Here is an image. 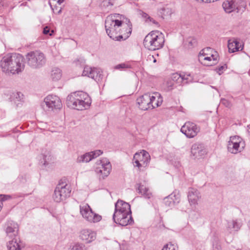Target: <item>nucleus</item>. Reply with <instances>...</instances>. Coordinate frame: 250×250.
Wrapping results in <instances>:
<instances>
[{
	"instance_id": "473e14b6",
	"label": "nucleus",
	"mask_w": 250,
	"mask_h": 250,
	"mask_svg": "<svg viewBox=\"0 0 250 250\" xmlns=\"http://www.w3.org/2000/svg\"><path fill=\"white\" fill-rule=\"evenodd\" d=\"M177 86L176 84L169 78L166 83V89L167 91H171Z\"/></svg>"
},
{
	"instance_id": "8fccbe9b",
	"label": "nucleus",
	"mask_w": 250,
	"mask_h": 250,
	"mask_svg": "<svg viewBox=\"0 0 250 250\" xmlns=\"http://www.w3.org/2000/svg\"><path fill=\"white\" fill-rule=\"evenodd\" d=\"M148 20L150 21V22H152V23H153L154 24H158V23L157 21H155L153 18H151L150 17V18L148 19Z\"/></svg>"
},
{
	"instance_id": "0eeeda50",
	"label": "nucleus",
	"mask_w": 250,
	"mask_h": 250,
	"mask_svg": "<svg viewBox=\"0 0 250 250\" xmlns=\"http://www.w3.org/2000/svg\"><path fill=\"white\" fill-rule=\"evenodd\" d=\"M71 189L69 185L65 184H59L55 189L53 195L54 200L58 203L61 202L70 195Z\"/></svg>"
},
{
	"instance_id": "cd10ccee",
	"label": "nucleus",
	"mask_w": 250,
	"mask_h": 250,
	"mask_svg": "<svg viewBox=\"0 0 250 250\" xmlns=\"http://www.w3.org/2000/svg\"><path fill=\"white\" fill-rule=\"evenodd\" d=\"M172 13V9L167 7H163L159 10V14L163 19L170 17Z\"/></svg>"
},
{
	"instance_id": "412c9836",
	"label": "nucleus",
	"mask_w": 250,
	"mask_h": 250,
	"mask_svg": "<svg viewBox=\"0 0 250 250\" xmlns=\"http://www.w3.org/2000/svg\"><path fill=\"white\" fill-rule=\"evenodd\" d=\"M180 201V195L179 193L176 194L173 192L170 195L164 198V203L167 206L171 207L175 204L178 203Z\"/></svg>"
},
{
	"instance_id": "2eb2a0df",
	"label": "nucleus",
	"mask_w": 250,
	"mask_h": 250,
	"mask_svg": "<svg viewBox=\"0 0 250 250\" xmlns=\"http://www.w3.org/2000/svg\"><path fill=\"white\" fill-rule=\"evenodd\" d=\"M80 238L85 243H90L96 237L95 231L90 229H83L80 232Z\"/></svg>"
},
{
	"instance_id": "a211bd4d",
	"label": "nucleus",
	"mask_w": 250,
	"mask_h": 250,
	"mask_svg": "<svg viewBox=\"0 0 250 250\" xmlns=\"http://www.w3.org/2000/svg\"><path fill=\"white\" fill-rule=\"evenodd\" d=\"M18 230V225L16 223L13 221H9L7 223L6 232L10 238H18L17 236Z\"/></svg>"
},
{
	"instance_id": "f8f14e48",
	"label": "nucleus",
	"mask_w": 250,
	"mask_h": 250,
	"mask_svg": "<svg viewBox=\"0 0 250 250\" xmlns=\"http://www.w3.org/2000/svg\"><path fill=\"white\" fill-rule=\"evenodd\" d=\"M46 105L51 110L60 109L62 107V103L60 98L54 95H49L44 99Z\"/></svg>"
},
{
	"instance_id": "37998d69",
	"label": "nucleus",
	"mask_w": 250,
	"mask_h": 250,
	"mask_svg": "<svg viewBox=\"0 0 250 250\" xmlns=\"http://www.w3.org/2000/svg\"><path fill=\"white\" fill-rule=\"evenodd\" d=\"M127 38V37H126V36L125 37V38H124L122 35H118V34H117L116 35H114L113 37H111V39H112L113 40H115V41H120L121 40H125V39Z\"/></svg>"
},
{
	"instance_id": "a19ab883",
	"label": "nucleus",
	"mask_w": 250,
	"mask_h": 250,
	"mask_svg": "<svg viewBox=\"0 0 250 250\" xmlns=\"http://www.w3.org/2000/svg\"><path fill=\"white\" fill-rule=\"evenodd\" d=\"M162 250H175V246L171 243L167 244Z\"/></svg>"
},
{
	"instance_id": "dca6fc26",
	"label": "nucleus",
	"mask_w": 250,
	"mask_h": 250,
	"mask_svg": "<svg viewBox=\"0 0 250 250\" xmlns=\"http://www.w3.org/2000/svg\"><path fill=\"white\" fill-rule=\"evenodd\" d=\"M191 153L195 158L199 159L204 156L207 151L203 145L196 143L192 146Z\"/></svg>"
},
{
	"instance_id": "20e7f679",
	"label": "nucleus",
	"mask_w": 250,
	"mask_h": 250,
	"mask_svg": "<svg viewBox=\"0 0 250 250\" xmlns=\"http://www.w3.org/2000/svg\"><path fill=\"white\" fill-rule=\"evenodd\" d=\"M66 104L70 108L82 110L90 106L91 100L86 93L78 91L72 93L67 96Z\"/></svg>"
},
{
	"instance_id": "864d4df0",
	"label": "nucleus",
	"mask_w": 250,
	"mask_h": 250,
	"mask_svg": "<svg viewBox=\"0 0 250 250\" xmlns=\"http://www.w3.org/2000/svg\"><path fill=\"white\" fill-rule=\"evenodd\" d=\"M63 1H64V0H58V3L59 4H61V3H62L63 2Z\"/></svg>"
},
{
	"instance_id": "4d7b16f0",
	"label": "nucleus",
	"mask_w": 250,
	"mask_h": 250,
	"mask_svg": "<svg viewBox=\"0 0 250 250\" xmlns=\"http://www.w3.org/2000/svg\"><path fill=\"white\" fill-rule=\"evenodd\" d=\"M153 59V62H156V59L154 57V59Z\"/></svg>"
},
{
	"instance_id": "423d86ee",
	"label": "nucleus",
	"mask_w": 250,
	"mask_h": 250,
	"mask_svg": "<svg viewBox=\"0 0 250 250\" xmlns=\"http://www.w3.org/2000/svg\"><path fill=\"white\" fill-rule=\"evenodd\" d=\"M26 60L27 65L34 69L41 68L46 62L44 55L39 51L28 52L26 55Z\"/></svg>"
},
{
	"instance_id": "39448f33",
	"label": "nucleus",
	"mask_w": 250,
	"mask_h": 250,
	"mask_svg": "<svg viewBox=\"0 0 250 250\" xmlns=\"http://www.w3.org/2000/svg\"><path fill=\"white\" fill-rule=\"evenodd\" d=\"M165 42L164 36L162 33L152 31L145 38L143 44L149 50H158L163 47Z\"/></svg>"
},
{
	"instance_id": "393cba45",
	"label": "nucleus",
	"mask_w": 250,
	"mask_h": 250,
	"mask_svg": "<svg viewBox=\"0 0 250 250\" xmlns=\"http://www.w3.org/2000/svg\"><path fill=\"white\" fill-rule=\"evenodd\" d=\"M138 192L142 194L146 198H150L151 193L149 191V189L141 184H138Z\"/></svg>"
},
{
	"instance_id": "e433bc0d",
	"label": "nucleus",
	"mask_w": 250,
	"mask_h": 250,
	"mask_svg": "<svg viewBox=\"0 0 250 250\" xmlns=\"http://www.w3.org/2000/svg\"><path fill=\"white\" fill-rule=\"evenodd\" d=\"M85 246L83 244H76L70 249V250H85Z\"/></svg>"
},
{
	"instance_id": "ea45409f",
	"label": "nucleus",
	"mask_w": 250,
	"mask_h": 250,
	"mask_svg": "<svg viewBox=\"0 0 250 250\" xmlns=\"http://www.w3.org/2000/svg\"><path fill=\"white\" fill-rule=\"evenodd\" d=\"M91 156H92V159L97 157L103 153V151L101 150H96L90 152Z\"/></svg>"
},
{
	"instance_id": "c9c22d12",
	"label": "nucleus",
	"mask_w": 250,
	"mask_h": 250,
	"mask_svg": "<svg viewBox=\"0 0 250 250\" xmlns=\"http://www.w3.org/2000/svg\"><path fill=\"white\" fill-rule=\"evenodd\" d=\"M23 94L21 92H18L15 93H13L12 96L13 100L16 102V101H20L23 99Z\"/></svg>"
},
{
	"instance_id": "f3484780",
	"label": "nucleus",
	"mask_w": 250,
	"mask_h": 250,
	"mask_svg": "<svg viewBox=\"0 0 250 250\" xmlns=\"http://www.w3.org/2000/svg\"><path fill=\"white\" fill-rule=\"evenodd\" d=\"M188 197L191 205H196L201 198V195L197 189L191 188L188 189Z\"/></svg>"
},
{
	"instance_id": "79ce46f5",
	"label": "nucleus",
	"mask_w": 250,
	"mask_h": 250,
	"mask_svg": "<svg viewBox=\"0 0 250 250\" xmlns=\"http://www.w3.org/2000/svg\"><path fill=\"white\" fill-rule=\"evenodd\" d=\"M229 141H232L233 142H237L239 143H242V138L238 136H232L230 137V140Z\"/></svg>"
},
{
	"instance_id": "aec40b11",
	"label": "nucleus",
	"mask_w": 250,
	"mask_h": 250,
	"mask_svg": "<svg viewBox=\"0 0 250 250\" xmlns=\"http://www.w3.org/2000/svg\"><path fill=\"white\" fill-rule=\"evenodd\" d=\"M228 47L229 52L233 53L242 50L243 47L240 42L235 39L229 40Z\"/></svg>"
},
{
	"instance_id": "7ed1b4c3",
	"label": "nucleus",
	"mask_w": 250,
	"mask_h": 250,
	"mask_svg": "<svg viewBox=\"0 0 250 250\" xmlns=\"http://www.w3.org/2000/svg\"><path fill=\"white\" fill-rule=\"evenodd\" d=\"M112 219L116 224L126 226L133 222L131 216L130 205L127 202L118 200L115 204Z\"/></svg>"
},
{
	"instance_id": "6e6552de",
	"label": "nucleus",
	"mask_w": 250,
	"mask_h": 250,
	"mask_svg": "<svg viewBox=\"0 0 250 250\" xmlns=\"http://www.w3.org/2000/svg\"><path fill=\"white\" fill-rule=\"evenodd\" d=\"M80 213L83 218L90 223H97L102 219V216L94 212L87 204L80 206Z\"/></svg>"
},
{
	"instance_id": "b1692460",
	"label": "nucleus",
	"mask_w": 250,
	"mask_h": 250,
	"mask_svg": "<svg viewBox=\"0 0 250 250\" xmlns=\"http://www.w3.org/2000/svg\"><path fill=\"white\" fill-rule=\"evenodd\" d=\"M18 238H12V239L9 241L7 244V248L9 250H20V246L18 243Z\"/></svg>"
},
{
	"instance_id": "9b49d317",
	"label": "nucleus",
	"mask_w": 250,
	"mask_h": 250,
	"mask_svg": "<svg viewBox=\"0 0 250 250\" xmlns=\"http://www.w3.org/2000/svg\"><path fill=\"white\" fill-rule=\"evenodd\" d=\"M200 130V127L197 125L191 122H186L181 128V131L188 138L196 136Z\"/></svg>"
},
{
	"instance_id": "de8ad7c7",
	"label": "nucleus",
	"mask_w": 250,
	"mask_h": 250,
	"mask_svg": "<svg viewBox=\"0 0 250 250\" xmlns=\"http://www.w3.org/2000/svg\"><path fill=\"white\" fill-rule=\"evenodd\" d=\"M142 17L146 19V20H148L149 18H150V16L146 13L142 12L141 13Z\"/></svg>"
},
{
	"instance_id": "bb28decb",
	"label": "nucleus",
	"mask_w": 250,
	"mask_h": 250,
	"mask_svg": "<svg viewBox=\"0 0 250 250\" xmlns=\"http://www.w3.org/2000/svg\"><path fill=\"white\" fill-rule=\"evenodd\" d=\"M62 76V70L60 68L54 67L52 69L51 72V78L53 81H58L61 79Z\"/></svg>"
},
{
	"instance_id": "c85d7f7f",
	"label": "nucleus",
	"mask_w": 250,
	"mask_h": 250,
	"mask_svg": "<svg viewBox=\"0 0 250 250\" xmlns=\"http://www.w3.org/2000/svg\"><path fill=\"white\" fill-rule=\"evenodd\" d=\"M90 152L80 156L77 158V162L79 163H87L92 159V156H91Z\"/></svg>"
},
{
	"instance_id": "3c124183",
	"label": "nucleus",
	"mask_w": 250,
	"mask_h": 250,
	"mask_svg": "<svg viewBox=\"0 0 250 250\" xmlns=\"http://www.w3.org/2000/svg\"><path fill=\"white\" fill-rule=\"evenodd\" d=\"M148 59L150 61L153 60L152 59H154V56L153 55H149L148 57Z\"/></svg>"
},
{
	"instance_id": "a18cd8bd",
	"label": "nucleus",
	"mask_w": 250,
	"mask_h": 250,
	"mask_svg": "<svg viewBox=\"0 0 250 250\" xmlns=\"http://www.w3.org/2000/svg\"><path fill=\"white\" fill-rule=\"evenodd\" d=\"M54 33V31L52 30L51 33L50 32V28L48 26H45L43 30V33L44 35L49 34L50 36H51L52 34Z\"/></svg>"
},
{
	"instance_id": "ddd939ff",
	"label": "nucleus",
	"mask_w": 250,
	"mask_h": 250,
	"mask_svg": "<svg viewBox=\"0 0 250 250\" xmlns=\"http://www.w3.org/2000/svg\"><path fill=\"white\" fill-rule=\"evenodd\" d=\"M83 75L87 76L95 81H99L101 78L102 72L99 68L85 66L83 72Z\"/></svg>"
},
{
	"instance_id": "13d9d810",
	"label": "nucleus",
	"mask_w": 250,
	"mask_h": 250,
	"mask_svg": "<svg viewBox=\"0 0 250 250\" xmlns=\"http://www.w3.org/2000/svg\"><path fill=\"white\" fill-rule=\"evenodd\" d=\"M206 65H213V64H209L208 63V64H207Z\"/></svg>"
},
{
	"instance_id": "4468645a",
	"label": "nucleus",
	"mask_w": 250,
	"mask_h": 250,
	"mask_svg": "<svg viewBox=\"0 0 250 250\" xmlns=\"http://www.w3.org/2000/svg\"><path fill=\"white\" fill-rule=\"evenodd\" d=\"M139 108L143 110H146L152 107L150 94H145L137 99Z\"/></svg>"
},
{
	"instance_id": "5fc2aeb1",
	"label": "nucleus",
	"mask_w": 250,
	"mask_h": 250,
	"mask_svg": "<svg viewBox=\"0 0 250 250\" xmlns=\"http://www.w3.org/2000/svg\"><path fill=\"white\" fill-rule=\"evenodd\" d=\"M248 227H249V229H250V220L248 222Z\"/></svg>"
},
{
	"instance_id": "603ef678",
	"label": "nucleus",
	"mask_w": 250,
	"mask_h": 250,
	"mask_svg": "<svg viewBox=\"0 0 250 250\" xmlns=\"http://www.w3.org/2000/svg\"><path fill=\"white\" fill-rule=\"evenodd\" d=\"M247 131L249 134L250 135V124L248 125Z\"/></svg>"
},
{
	"instance_id": "f704fd0d",
	"label": "nucleus",
	"mask_w": 250,
	"mask_h": 250,
	"mask_svg": "<svg viewBox=\"0 0 250 250\" xmlns=\"http://www.w3.org/2000/svg\"><path fill=\"white\" fill-rule=\"evenodd\" d=\"M131 65L126 63H122L115 66L114 68L120 70H124L127 68H130Z\"/></svg>"
},
{
	"instance_id": "7c9ffc66",
	"label": "nucleus",
	"mask_w": 250,
	"mask_h": 250,
	"mask_svg": "<svg viewBox=\"0 0 250 250\" xmlns=\"http://www.w3.org/2000/svg\"><path fill=\"white\" fill-rule=\"evenodd\" d=\"M181 79L182 84H187L192 81V78L190 74H181Z\"/></svg>"
},
{
	"instance_id": "c756f323",
	"label": "nucleus",
	"mask_w": 250,
	"mask_h": 250,
	"mask_svg": "<svg viewBox=\"0 0 250 250\" xmlns=\"http://www.w3.org/2000/svg\"><path fill=\"white\" fill-rule=\"evenodd\" d=\"M171 81L174 82L176 85H181V74H178L177 73H174L172 74L171 77L169 78Z\"/></svg>"
},
{
	"instance_id": "6e6d98bb",
	"label": "nucleus",
	"mask_w": 250,
	"mask_h": 250,
	"mask_svg": "<svg viewBox=\"0 0 250 250\" xmlns=\"http://www.w3.org/2000/svg\"><path fill=\"white\" fill-rule=\"evenodd\" d=\"M196 1H201V2H204V0H196ZM207 1H208V0H207Z\"/></svg>"
},
{
	"instance_id": "a878e982",
	"label": "nucleus",
	"mask_w": 250,
	"mask_h": 250,
	"mask_svg": "<svg viewBox=\"0 0 250 250\" xmlns=\"http://www.w3.org/2000/svg\"><path fill=\"white\" fill-rule=\"evenodd\" d=\"M223 7L227 13H230L235 9V5L232 1H226L223 3Z\"/></svg>"
},
{
	"instance_id": "2f4dec72",
	"label": "nucleus",
	"mask_w": 250,
	"mask_h": 250,
	"mask_svg": "<svg viewBox=\"0 0 250 250\" xmlns=\"http://www.w3.org/2000/svg\"><path fill=\"white\" fill-rule=\"evenodd\" d=\"M206 57L204 58V60L205 61H211L212 60L215 62L214 64L217 62L218 55L216 52H213V53H211L209 56H205Z\"/></svg>"
},
{
	"instance_id": "09e8293b",
	"label": "nucleus",
	"mask_w": 250,
	"mask_h": 250,
	"mask_svg": "<svg viewBox=\"0 0 250 250\" xmlns=\"http://www.w3.org/2000/svg\"><path fill=\"white\" fill-rule=\"evenodd\" d=\"M196 43V40L195 39H192L190 41H189L188 43L191 46H193Z\"/></svg>"
},
{
	"instance_id": "49530a36",
	"label": "nucleus",
	"mask_w": 250,
	"mask_h": 250,
	"mask_svg": "<svg viewBox=\"0 0 250 250\" xmlns=\"http://www.w3.org/2000/svg\"><path fill=\"white\" fill-rule=\"evenodd\" d=\"M221 103L224 104L226 107H229L230 105V102H229L227 100H226L225 99H221Z\"/></svg>"
},
{
	"instance_id": "9d476101",
	"label": "nucleus",
	"mask_w": 250,
	"mask_h": 250,
	"mask_svg": "<svg viewBox=\"0 0 250 250\" xmlns=\"http://www.w3.org/2000/svg\"><path fill=\"white\" fill-rule=\"evenodd\" d=\"M150 157L149 153L145 150L136 152L133 157V163L135 167L139 168L142 167H146L149 163Z\"/></svg>"
},
{
	"instance_id": "c03bdc74",
	"label": "nucleus",
	"mask_w": 250,
	"mask_h": 250,
	"mask_svg": "<svg viewBox=\"0 0 250 250\" xmlns=\"http://www.w3.org/2000/svg\"><path fill=\"white\" fill-rule=\"evenodd\" d=\"M12 198V196L9 195H0V201H3L10 200Z\"/></svg>"
},
{
	"instance_id": "5701e85b",
	"label": "nucleus",
	"mask_w": 250,
	"mask_h": 250,
	"mask_svg": "<svg viewBox=\"0 0 250 250\" xmlns=\"http://www.w3.org/2000/svg\"><path fill=\"white\" fill-rule=\"evenodd\" d=\"M156 96L150 95V98L151 100V104H152V106L150 109H153L156 107L159 106L162 103V98L160 97L159 94L158 93L155 94Z\"/></svg>"
},
{
	"instance_id": "4c0bfd02",
	"label": "nucleus",
	"mask_w": 250,
	"mask_h": 250,
	"mask_svg": "<svg viewBox=\"0 0 250 250\" xmlns=\"http://www.w3.org/2000/svg\"><path fill=\"white\" fill-rule=\"evenodd\" d=\"M51 156L49 152H47L46 154L43 155V165L46 166L48 164L49 162L51 160Z\"/></svg>"
},
{
	"instance_id": "6ab92c4d",
	"label": "nucleus",
	"mask_w": 250,
	"mask_h": 250,
	"mask_svg": "<svg viewBox=\"0 0 250 250\" xmlns=\"http://www.w3.org/2000/svg\"><path fill=\"white\" fill-rule=\"evenodd\" d=\"M242 222L240 219H232L227 222V228L228 230L231 231L234 230L238 231L242 226Z\"/></svg>"
},
{
	"instance_id": "72a5a7b5",
	"label": "nucleus",
	"mask_w": 250,
	"mask_h": 250,
	"mask_svg": "<svg viewBox=\"0 0 250 250\" xmlns=\"http://www.w3.org/2000/svg\"><path fill=\"white\" fill-rule=\"evenodd\" d=\"M213 52H215L213 50V49L210 47H207L203 49L202 50L200 51L199 53V55L200 56H209L211 53H213Z\"/></svg>"
},
{
	"instance_id": "f03ea898",
	"label": "nucleus",
	"mask_w": 250,
	"mask_h": 250,
	"mask_svg": "<svg viewBox=\"0 0 250 250\" xmlns=\"http://www.w3.org/2000/svg\"><path fill=\"white\" fill-rule=\"evenodd\" d=\"M24 59L18 53H9L5 55L0 61V66L5 73H19L24 68Z\"/></svg>"
},
{
	"instance_id": "f257e3e1",
	"label": "nucleus",
	"mask_w": 250,
	"mask_h": 250,
	"mask_svg": "<svg viewBox=\"0 0 250 250\" xmlns=\"http://www.w3.org/2000/svg\"><path fill=\"white\" fill-rule=\"evenodd\" d=\"M126 28V37H128L132 31V24L127 18L119 14L115 13L108 16L105 21V28L106 33L111 38L114 35L118 34L120 31V28Z\"/></svg>"
},
{
	"instance_id": "1a4fd4ad",
	"label": "nucleus",
	"mask_w": 250,
	"mask_h": 250,
	"mask_svg": "<svg viewBox=\"0 0 250 250\" xmlns=\"http://www.w3.org/2000/svg\"><path fill=\"white\" fill-rule=\"evenodd\" d=\"M99 165L96 168L95 171L99 175L100 179H104L110 173L111 170V165L110 162L106 158H103L97 162Z\"/></svg>"
},
{
	"instance_id": "4be33fe9",
	"label": "nucleus",
	"mask_w": 250,
	"mask_h": 250,
	"mask_svg": "<svg viewBox=\"0 0 250 250\" xmlns=\"http://www.w3.org/2000/svg\"><path fill=\"white\" fill-rule=\"evenodd\" d=\"M244 143H239L237 142H232V141H229L228 144V151L231 153L236 154L238 152L240 151L241 150H239V148L240 146V145L242 146V147H243Z\"/></svg>"
},
{
	"instance_id": "58836bf2",
	"label": "nucleus",
	"mask_w": 250,
	"mask_h": 250,
	"mask_svg": "<svg viewBox=\"0 0 250 250\" xmlns=\"http://www.w3.org/2000/svg\"><path fill=\"white\" fill-rule=\"evenodd\" d=\"M227 68L226 64H224L222 65L219 66L216 68L215 70L219 75H221L223 73V71L225 70Z\"/></svg>"
}]
</instances>
